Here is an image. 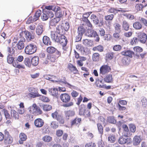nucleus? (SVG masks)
Returning <instances> with one entry per match:
<instances>
[{
  "label": "nucleus",
  "mask_w": 147,
  "mask_h": 147,
  "mask_svg": "<svg viewBox=\"0 0 147 147\" xmlns=\"http://www.w3.org/2000/svg\"><path fill=\"white\" fill-rule=\"evenodd\" d=\"M19 138L20 140L19 141V142L20 144H22L23 142L26 140L27 139L26 135L23 133H21L20 134Z\"/></svg>",
  "instance_id": "obj_21"
},
{
  "label": "nucleus",
  "mask_w": 147,
  "mask_h": 147,
  "mask_svg": "<svg viewBox=\"0 0 147 147\" xmlns=\"http://www.w3.org/2000/svg\"><path fill=\"white\" fill-rule=\"evenodd\" d=\"M138 38L136 37L133 38L131 39L130 42V44L131 45H135L138 42Z\"/></svg>",
  "instance_id": "obj_61"
},
{
  "label": "nucleus",
  "mask_w": 147,
  "mask_h": 147,
  "mask_svg": "<svg viewBox=\"0 0 147 147\" xmlns=\"http://www.w3.org/2000/svg\"><path fill=\"white\" fill-rule=\"evenodd\" d=\"M24 64L28 67H30L31 66V61L28 57H26L24 58Z\"/></svg>",
  "instance_id": "obj_35"
},
{
  "label": "nucleus",
  "mask_w": 147,
  "mask_h": 147,
  "mask_svg": "<svg viewBox=\"0 0 147 147\" xmlns=\"http://www.w3.org/2000/svg\"><path fill=\"white\" fill-rule=\"evenodd\" d=\"M56 49L53 47H48L47 49V52L49 54H53L56 51Z\"/></svg>",
  "instance_id": "obj_44"
},
{
  "label": "nucleus",
  "mask_w": 147,
  "mask_h": 147,
  "mask_svg": "<svg viewBox=\"0 0 147 147\" xmlns=\"http://www.w3.org/2000/svg\"><path fill=\"white\" fill-rule=\"evenodd\" d=\"M50 35L51 38L53 40L56 42L59 41L58 38L59 37L58 34L56 33L55 31H51Z\"/></svg>",
  "instance_id": "obj_20"
},
{
  "label": "nucleus",
  "mask_w": 147,
  "mask_h": 147,
  "mask_svg": "<svg viewBox=\"0 0 147 147\" xmlns=\"http://www.w3.org/2000/svg\"><path fill=\"white\" fill-rule=\"evenodd\" d=\"M18 112L13 109L11 111V117L15 119H18L19 118V115Z\"/></svg>",
  "instance_id": "obj_23"
},
{
  "label": "nucleus",
  "mask_w": 147,
  "mask_h": 147,
  "mask_svg": "<svg viewBox=\"0 0 147 147\" xmlns=\"http://www.w3.org/2000/svg\"><path fill=\"white\" fill-rule=\"evenodd\" d=\"M129 127L131 132L134 133L136 132V127L135 125L132 123L130 124L129 125Z\"/></svg>",
  "instance_id": "obj_45"
},
{
  "label": "nucleus",
  "mask_w": 147,
  "mask_h": 147,
  "mask_svg": "<svg viewBox=\"0 0 147 147\" xmlns=\"http://www.w3.org/2000/svg\"><path fill=\"white\" fill-rule=\"evenodd\" d=\"M59 41H57L63 46H66L67 43V40L66 37L63 35H61L58 38Z\"/></svg>",
  "instance_id": "obj_13"
},
{
  "label": "nucleus",
  "mask_w": 147,
  "mask_h": 147,
  "mask_svg": "<svg viewBox=\"0 0 147 147\" xmlns=\"http://www.w3.org/2000/svg\"><path fill=\"white\" fill-rule=\"evenodd\" d=\"M138 41L142 44H145L147 40V35L144 32H140L137 34Z\"/></svg>",
  "instance_id": "obj_8"
},
{
  "label": "nucleus",
  "mask_w": 147,
  "mask_h": 147,
  "mask_svg": "<svg viewBox=\"0 0 147 147\" xmlns=\"http://www.w3.org/2000/svg\"><path fill=\"white\" fill-rule=\"evenodd\" d=\"M56 33L59 34L61 35H63L64 33V30L62 26H58L56 28V30L55 31Z\"/></svg>",
  "instance_id": "obj_30"
},
{
  "label": "nucleus",
  "mask_w": 147,
  "mask_h": 147,
  "mask_svg": "<svg viewBox=\"0 0 147 147\" xmlns=\"http://www.w3.org/2000/svg\"><path fill=\"white\" fill-rule=\"evenodd\" d=\"M28 110V113L26 115V116L29 119H30L31 118H32L34 115H39L43 113V111L40 107L37 106L35 103L29 107Z\"/></svg>",
  "instance_id": "obj_1"
},
{
  "label": "nucleus",
  "mask_w": 147,
  "mask_h": 147,
  "mask_svg": "<svg viewBox=\"0 0 147 147\" xmlns=\"http://www.w3.org/2000/svg\"><path fill=\"white\" fill-rule=\"evenodd\" d=\"M121 54L123 56H125L126 57L130 58H132L133 56L136 59H139L140 58L139 55L137 53L135 54L134 52L129 50L122 51L121 53Z\"/></svg>",
  "instance_id": "obj_5"
},
{
  "label": "nucleus",
  "mask_w": 147,
  "mask_h": 147,
  "mask_svg": "<svg viewBox=\"0 0 147 147\" xmlns=\"http://www.w3.org/2000/svg\"><path fill=\"white\" fill-rule=\"evenodd\" d=\"M118 142L121 145L126 144L127 145H129L131 144L132 141L130 138H125L123 136H121L118 140Z\"/></svg>",
  "instance_id": "obj_6"
},
{
  "label": "nucleus",
  "mask_w": 147,
  "mask_h": 147,
  "mask_svg": "<svg viewBox=\"0 0 147 147\" xmlns=\"http://www.w3.org/2000/svg\"><path fill=\"white\" fill-rule=\"evenodd\" d=\"M142 139L140 136H135L133 138L132 143L133 145L134 146H137L139 145Z\"/></svg>",
  "instance_id": "obj_16"
},
{
  "label": "nucleus",
  "mask_w": 147,
  "mask_h": 147,
  "mask_svg": "<svg viewBox=\"0 0 147 147\" xmlns=\"http://www.w3.org/2000/svg\"><path fill=\"white\" fill-rule=\"evenodd\" d=\"M96 33V31L93 30L88 29L86 33V35L90 37H93L95 34Z\"/></svg>",
  "instance_id": "obj_38"
},
{
  "label": "nucleus",
  "mask_w": 147,
  "mask_h": 147,
  "mask_svg": "<svg viewBox=\"0 0 147 147\" xmlns=\"http://www.w3.org/2000/svg\"><path fill=\"white\" fill-rule=\"evenodd\" d=\"M82 114L86 118H89L90 117V112L87 109L85 110Z\"/></svg>",
  "instance_id": "obj_50"
},
{
  "label": "nucleus",
  "mask_w": 147,
  "mask_h": 147,
  "mask_svg": "<svg viewBox=\"0 0 147 147\" xmlns=\"http://www.w3.org/2000/svg\"><path fill=\"white\" fill-rule=\"evenodd\" d=\"M104 80L106 82L108 83H112L113 81L112 76L111 74L106 75L104 78Z\"/></svg>",
  "instance_id": "obj_24"
},
{
  "label": "nucleus",
  "mask_w": 147,
  "mask_h": 147,
  "mask_svg": "<svg viewBox=\"0 0 147 147\" xmlns=\"http://www.w3.org/2000/svg\"><path fill=\"white\" fill-rule=\"evenodd\" d=\"M54 11L55 12V15L57 17H61L63 15V13L61 8L58 6L55 7V9L54 10Z\"/></svg>",
  "instance_id": "obj_17"
},
{
  "label": "nucleus",
  "mask_w": 147,
  "mask_h": 147,
  "mask_svg": "<svg viewBox=\"0 0 147 147\" xmlns=\"http://www.w3.org/2000/svg\"><path fill=\"white\" fill-rule=\"evenodd\" d=\"M37 50L36 46L33 43H31L25 47L24 52L27 55H30L35 53Z\"/></svg>",
  "instance_id": "obj_4"
},
{
  "label": "nucleus",
  "mask_w": 147,
  "mask_h": 147,
  "mask_svg": "<svg viewBox=\"0 0 147 147\" xmlns=\"http://www.w3.org/2000/svg\"><path fill=\"white\" fill-rule=\"evenodd\" d=\"M42 140L45 142H49L52 140V138L49 136L46 135L42 138Z\"/></svg>",
  "instance_id": "obj_39"
},
{
  "label": "nucleus",
  "mask_w": 147,
  "mask_h": 147,
  "mask_svg": "<svg viewBox=\"0 0 147 147\" xmlns=\"http://www.w3.org/2000/svg\"><path fill=\"white\" fill-rule=\"evenodd\" d=\"M2 112L4 113L6 119L11 118L10 114L8 113V111L5 109L2 110Z\"/></svg>",
  "instance_id": "obj_57"
},
{
  "label": "nucleus",
  "mask_w": 147,
  "mask_h": 147,
  "mask_svg": "<svg viewBox=\"0 0 147 147\" xmlns=\"http://www.w3.org/2000/svg\"><path fill=\"white\" fill-rule=\"evenodd\" d=\"M144 7L143 5L141 4H137L135 6V10L136 12L142 11V9Z\"/></svg>",
  "instance_id": "obj_42"
},
{
  "label": "nucleus",
  "mask_w": 147,
  "mask_h": 147,
  "mask_svg": "<svg viewBox=\"0 0 147 147\" xmlns=\"http://www.w3.org/2000/svg\"><path fill=\"white\" fill-rule=\"evenodd\" d=\"M142 25L138 21L136 22L133 23V27L136 30H140L142 28Z\"/></svg>",
  "instance_id": "obj_25"
},
{
  "label": "nucleus",
  "mask_w": 147,
  "mask_h": 147,
  "mask_svg": "<svg viewBox=\"0 0 147 147\" xmlns=\"http://www.w3.org/2000/svg\"><path fill=\"white\" fill-rule=\"evenodd\" d=\"M47 59L52 62H54L56 60V57L54 55H47Z\"/></svg>",
  "instance_id": "obj_41"
},
{
  "label": "nucleus",
  "mask_w": 147,
  "mask_h": 147,
  "mask_svg": "<svg viewBox=\"0 0 147 147\" xmlns=\"http://www.w3.org/2000/svg\"><path fill=\"white\" fill-rule=\"evenodd\" d=\"M122 128L123 129V136L129 138L131 136L132 134L130 131H129L127 125L124 124L122 125Z\"/></svg>",
  "instance_id": "obj_12"
},
{
  "label": "nucleus",
  "mask_w": 147,
  "mask_h": 147,
  "mask_svg": "<svg viewBox=\"0 0 147 147\" xmlns=\"http://www.w3.org/2000/svg\"><path fill=\"white\" fill-rule=\"evenodd\" d=\"M42 107L43 110L46 111H50L52 108L51 106L49 105H43L42 106Z\"/></svg>",
  "instance_id": "obj_47"
},
{
  "label": "nucleus",
  "mask_w": 147,
  "mask_h": 147,
  "mask_svg": "<svg viewBox=\"0 0 147 147\" xmlns=\"http://www.w3.org/2000/svg\"><path fill=\"white\" fill-rule=\"evenodd\" d=\"M122 49V47L120 45H115L113 47V49L115 51H120Z\"/></svg>",
  "instance_id": "obj_60"
},
{
  "label": "nucleus",
  "mask_w": 147,
  "mask_h": 147,
  "mask_svg": "<svg viewBox=\"0 0 147 147\" xmlns=\"http://www.w3.org/2000/svg\"><path fill=\"white\" fill-rule=\"evenodd\" d=\"M103 47L101 45H98L93 47L92 50L94 51H98L102 52L103 51Z\"/></svg>",
  "instance_id": "obj_46"
},
{
  "label": "nucleus",
  "mask_w": 147,
  "mask_h": 147,
  "mask_svg": "<svg viewBox=\"0 0 147 147\" xmlns=\"http://www.w3.org/2000/svg\"><path fill=\"white\" fill-rule=\"evenodd\" d=\"M82 43L84 45L90 47L92 45L93 42L90 40L84 39L82 40Z\"/></svg>",
  "instance_id": "obj_32"
},
{
  "label": "nucleus",
  "mask_w": 147,
  "mask_h": 147,
  "mask_svg": "<svg viewBox=\"0 0 147 147\" xmlns=\"http://www.w3.org/2000/svg\"><path fill=\"white\" fill-rule=\"evenodd\" d=\"M123 16L126 17L127 19L130 20H132L134 19V15L130 13H123Z\"/></svg>",
  "instance_id": "obj_48"
},
{
  "label": "nucleus",
  "mask_w": 147,
  "mask_h": 147,
  "mask_svg": "<svg viewBox=\"0 0 147 147\" xmlns=\"http://www.w3.org/2000/svg\"><path fill=\"white\" fill-rule=\"evenodd\" d=\"M56 120L60 124H64L65 123V121L63 117L61 115L58 116Z\"/></svg>",
  "instance_id": "obj_54"
},
{
  "label": "nucleus",
  "mask_w": 147,
  "mask_h": 147,
  "mask_svg": "<svg viewBox=\"0 0 147 147\" xmlns=\"http://www.w3.org/2000/svg\"><path fill=\"white\" fill-rule=\"evenodd\" d=\"M117 107L120 111H123L126 110V108L125 107L121 106L119 103H117Z\"/></svg>",
  "instance_id": "obj_63"
},
{
  "label": "nucleus",
  "mask_w": 147,
  "mask_h": 147,
  "mask_svg": "<svg viewBox=\"0 0 147 147\" xmlns=\"http://www.w3.org/2000/svg\"><path fill=\"white\" fill-rule=\"evenodd\" d=\"M60 99L63 103H65L63 105V106L64 107H69L74 105V102H70L71 97L67 93H64L61 94L60 96Z\"/></svg>",
  "instance_id": "obj_2"
},
{
  "label": "nucleus",
  "mask_w": 147,
  "mask_h": 147,
  "mask_svg": "<svg viewBox=\"0 0 147 147\" xmlns=\"http://www.w3.org/2000/svg\"><path fill=\"white\" fill-rule=\"evenodd\" d=\"M120 32H115L113 34V38L117 40H120L121 38Z\"/></svg>",
  "instance_id": "obj_59"
},
{
  "label": "nucleus",
  "mask_w": 147,
  "mask_h": 147,
  "mask_svg": "<svg viewBox=\"0 0 147 147\" xmlns=\"http://www.w3.org/2000/svg\"><path fill=\"white\" fill-rule=\"evenodd\" d=\"M29 91L31 93H30V95L32 98H34L39 97L41 96L38 93L37 90L35 88H29Z\"/></svg>",
  "instance_id": "obj_9"
},
{
  "label": "nucleus",
  "mask_w": 147,
  "mask_h": 147,
  "mask_svg": "<svg viewBox=\"0 0 147 147\" xmlns=\"http://www.w3.org/2000/svg\"><path fill=\"white\" fill-rule=\"evenodd\" d=\"M34 125L37 127L40 128L42 127L44 124L43 120L40 118H38L34 120Z\"/></svg>",
  "instance_id": "obj_14"
},
{
  "label": "nucleus",
  "mask_w": 147,
  "mask_h": 147,
  "mask_svg": "<svg viewBox=\"0 0 147 147\" xmlns=\"http://www.w3.org/2000/svg\"><path fill=\"white\" fill-rule=\"evenodd\" d=\"M134 51L137 53H140L143 51V49L139 46H136L133 48Z\"/></svg>",
  "instance_id": "obj_56"
},
{
  "label": "nucleus",
  "mask_w": 147,
  "mask_h": 147,
  "mask_svg": "<svg viewBox=\"0 0 147 147\" xmlns=\"http://www.w3.org/2000/svg\"><path fill=\"white\" fill-rule=\"evenodd\" d=\"M42 13V11L40 9H38L36 11L33 17V21L35 22L39 19L40 16L41 15Z\"/></svg>",
  "instance_id": "obj_26"
},
{
  "label": "nucleus",
  "mask_w": 147,
  "mask_h": 147,
  "mask_svg": "<svg viewBox=\"0 0 147 147\" xmlns=\"http://www.w3.org/2000/svg\"><path fill=\"white\" fill-rule=\"evenodd\" d=\"M39 62V58L38 56H36L33 57L31 60L32 64L34 66H37Z\"/></svg>",
  "instance_id": "obj_22"
},
{
  "label": "nucleus",
  "mask_w": 147,
  "mask_h": 147,
  "mask_svg": "<svg viewBox=\"0 0 147 147\" xmlns=\"http://www.w3.org/2000/svg\"><path fill=\"white\" fill-rule=\"evenodd\" d=\"M44 30L43 26L41 24H39L37 26L36 29V34L39 36L41 35Z\"/></svg>",
  "instance_id": "obj_18"
},
{
  "label": "nucleus",
  "mask_w": 147,
  "mask_h": 147,
  "mask_svg": "<svg viewBox=\"0 0 147 147\" xmlns=\"http://www.w3.org/2000/svg\"><path fill=\"white\" fill-rule=\"evenodd\" d=\"M111 70V67L107 65H103L100 69V74L104 75L107 74Z\"/></svg>",
  "instance_id": "obj_7"
},
{
  "label": "nucleus",
  "mask_w": 147,
  "mask_h": 147,
  "mask_svg": "<svg viewBox=\"0 0 147 147\" xmlns=\"http://www.w3.org/2000/svg\"><path fill=\"white\" fill-rule=\"evenodd\" d=\"M119 11L120 10L119 9H118L114 8L112 7L110 8L108 10V12H109V13H113L115 14L117 13L118 12H119Z\"/></svg>",
  "instance_id": "obj_55"
},
{
  "label": "nucleus",
  "mask_w": 147,
  "mask_h": 147,
  "mask_svg": "<svg viewBox=\"0 0 147 147\" xmlns=\"http://www.w3.org/2000/svg\"><path fill=\"white\" fill-rule=\"evenodd\" d=\"M99 58V54L98 53H95L93 54L92 56L93 60L94 61H98Z\"/></svg>",
  "instance_id": "obj_58"
},
{
  "label": "nucleus",
  "mask_w": 147,
  "mask_h": 147,
  "mask_svg": "<svg viewBox=\"0 0 147 147\" xmlns=\"http://www.w3.org/2000/svg\"><path fill=\"white\" fill-rule=\"evenodd\" d=\"M122 26L124 30L125 31H128L129 28V25L128 23L126 21H123Z\"/></svg>",
  "instance_id": "obj_36"
},
{
  "label": "nucleus",
  "mask_w": 147,
  "mask_h": 147,
  "mask_svg": "<svg viewBox=\"0 0 147 147\" xmlns=\"http://www.w3.org/2000/svg\"><path fill=\"white\" fill-rule=\"evenodd\" d=\"M91 19L93 21L94 23L96 25H97L98 24L99 22V20L98 17L94 14H92L91 15Z\"/></svg>",
  "instance_id": "obj_40"
},
{
  "label": "nucleus",
  "mask_w": 147,
  "mask_h": 147,
  "mask_svg": "<svg viewBox=\"0 0 147 147\" xmlns=\"http://www.w3.org/2000/svg\"><path fill=\"white\" fill-rule=\"evenodd\" d=\"M25 35L26 39L28 41L32 40L34 38V36L31 32L27 30L25 31Z\"/></svg>",
  "instance_id": "obj_19"
},
{
  "label": "nucleus",
  "mask_w": 147,
  "mask_h": 147,
  "mask_svg": "<svg viewBox=\"0 0 147 147\" xmlns=\"http://www.w3.org/2000/svg\"><path fill=\"white\" fill-rule=\"evenodd\" d=\"M65 117L68 119H69L70 117L74 116L75 114L74 111L70 110H69L65 111Z\"/></svg>",
  "instance_id": "obj_27"
},
{
  "label": "nucleus",
  "mask_w": 147,
  "mask_h": 147,
  "mask_svg": "<svg viewBox=\"0 0 147 147\" xmlns=\"http://www.w3.org/2000/svg\"><path fill=\"white\" fill-rule=\"evenodd\" d=\"M108 140L111 143H114L116 140V138L114 135H110L108 138Z\"/></svg>",
  "instance_id": "obj_52"
},
{
  "label": "nucleus",
  "mask_w": 147,
  "mask_h": 147,
  "mask_svg": "<svg viewBox=\"0 0 147 147\" xmlns=\"http://www.w3.org/2000/svg\"><path fill=\"white\" fill-rule=\"evenodd\" d=\"M3 140V144L7 147L12 143L13 138L10 135H8L4 137Z\"/></svg>",
  "instance_id": "obj_10"
},
{
  "label": "nucleus",
  "mask_w": 147,
  "mask_h": 147,
  "mask_svg": "<svg viewBox=\"0 0 147 147\" xmlns=\"http://www.w3.org/2000/svg\"><path fill=\"white\" fill-rule=\"evenodd\" d=\"M55 6L54 5L46 6L45 7V8L43 9V11L45 10L47 11H50L52 10L53 11L55 9Z\"/></svg>",
  "instance_id": "obj_43"
},
{
  "label": "nucleus",
  "mask_w": 147,
  "mask_h": 147,
  "mask_svg": "<svg viewBox=\"0 0 147 147\" xmlns=\"http://www.w3.org/2000/svg\"><path fill=\"white\" fill-rule=\"evenodd\" d=\"M50 125L51 127L53 129H56L59 126L58 123L55 121L51 122Z\"/></svg>",
  "instance_id": "obj_64"
},
{
  "label": "nucleus",
  "mask_w": 147,
  "mask_h": 147,
  "mask_svg": "<svg viewBox=\"0 0 147 147\" xmlns=\"http://www.w3.org/2000/svg\"><path fill=\"white\" fill-rule=\"evenodd\" d=\"M67 67L71 73L75 74H79V71L76 67L72 64L69 63L67 65Z\"/></svg>",
  "instance_id": "obj_11"
},
{
  "label": "nucleus",
  "mask_w": 147,
  "mask_h": 147,
  "mask_svg": "<svg viewBox=\"0 0 147 147\" xmlns=\"http://www.w3.org/2000/svg\"><path fill=\"white\" fill-rule=\"evenodd\" d=\"M123 64L125 65H128L130 63V60L127 57H123L121 60Z\"/></svg>",
  "instance_id": "obj_33"
},
{
  "label": "nucleus",
  "mask_w": 147,
  "mask_h": 147,
  "mask_svg": "<svg viewBox=\"0 0 147 147\" xmlns=\"http://www.w3.org/2000/svg\"><path fill=\"white\" fill-rule=\"evenodd\" d=\"M80 60H78L76 61V63L79 66H82L83 65V63L82 61H86V58L84 57H80Z\"/></svg>",
  "instance_id": "obj_34"
},
{
  "label": "nucleus",
  "mask_w": 147,
  "mask_h": 147,
  "mask_svg": "<svg viewBox=\"0 0 147 147\" xmlns=\"http://www.w3.org/2000/svg\"><path fill=\"white\" fill-rule=\"evenodd\" d=\"M60 20V18L56 17L51 20L50 22V24L52 26H55Z\"/></svg>",
  "instance_id": "obj_29"
},
{
  "label": "nucleus",
  "mask_w": 147,
  "mask_h": 147,
  "mask_svg": "<svg viewBox=\"0 0 147 147\" xmlns=\"http://www.w3.org/2000/svg\"><path fill=\"white\" fill-rule=\"evenodd\" d=\"M24 59L23 56L21 55L18 56L17 58H16L13 63V67L19 69H25L26 67L24 65L19 63L22 62Z\"/></svg>",
  "instance_id": "obj_3"
},
{
  "label": "nucleus",
  "mask_w": 147,
  "mask_h": 147,
  "mask_svg": "<svg viewBox=\"0 0 147 147\" xmlns=\"http://www.w3.org/2000/svg\"><path fill=\"white\" fill-rule=\"evenodd\" d=\"M81 121L82 119L81 118L76 117L75 119L71 121V127L76 126L79 127Z\"/></svg>",
  "instance_id": "obj_15"
},
{
  "label": "nucleus",
  "mask_w": 147,
  "mask_h": 147,
  "mask_svg": "<svg viewBox=\"0 0 147 147\" xmlns=\"http://www.w3.org/2000/svg\"><path fill=\"white\" fill-rule=\"evenodd\" d=\"M23 41L21 40H20L17 44V48L19 50L23 49L24 47V44Z\"/></svg>",
  "instance_id": "obj_37"
},
{
  "label": "nucleus",
  "mask_w": 147,
  "mask_h": 147,
  "mask_svg": "<svg viewBox=\"0 0 147 147\" xmlns=\"http://www.w3.org/2000/svg\"><path fill=\"white\" fill-rule=\"evenodd\" d=\"M97 125L98 132L101 135H102L103 133V129L102 125L100 123H98Z\"/></svg>",
  "instance_id": "obj_49"
},
{
  "label": "nucleus",
  "mask_w": 147,
  "mask_h": 147,
  "mask_svg": "<svg viewBox=\"0 0 147 147\" xmlns=\"http://www.w3.org/2000/svg\"><path fill=\"white\" fill-rule=\"evenodd\" d=\"M51 91V93L52 95L53 96H55L57 95L58 93L57 90L55 88H53V89H50L49 90V91Z\"/></svg>",
  "instance_id": "obj_62"
},
{
  "label": "nucleus",
  "mask_w": 147,
  "mask_h": 147,
  "mask_svg": "<svg viewBox=\"0 0 147 147\" xmlns=\"http://www.w3.org/2000/svg\"><path fill=\"white\" fill-rule=\"evenodd\" d=\"M43 43L46 45H51V42L49 38L47 36H45L43 37Z\"/></svg>",
  "instance_id": "obj_28"
},
{
  "label": "nucleus",
  "mask_w": 147,
  "mask_h": 147,
  "mask_svg": "<svg viewBox=\"0 0 147 147\" xmlns=\"http://www.w3.org/2000/svg\"><path fill=\"white\" fill-rule=\"evenodd\" d=\"M114 27L115 30L118 32H121V25L118 23H115L114 24Z\"/></svg>",
  "instance_id": "obj_51"
},
{
  "label": "nucleus",
  "mask_w": 147,
  "mask_h": 147,
  "mask_svg": "<svg viewBox=\"0 0 147 147\" xmlns=\"http://www.w3.org/2000/svg\"><path fill=\"white\" fill-rule=\"evenodd\" d=\"M78 33L83 35V34L85 32L86 30L83 26H81L78 27Z\"/></svg>",
  "instance_id": "obj_53"
},
{
  "label": "nucleus",
  "mask_w": 147,
  "mask_h": 147,
  "mask_svg": "<svg viewBox=\"0 0 147 147\" xmlns=\"http://www.w3.org/2000/svg\"><path fill=\"white\" fill-rule=\"evenodd\" d=\"M15 58L13 57L11 55H8L7 57V61L9 64H12L13 66V63L15 61Z\"/></svg>",
  "instance_id": "obj_31"
}]
</instances>
